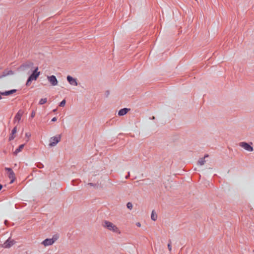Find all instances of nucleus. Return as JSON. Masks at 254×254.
Instances as JSON below:
<instances>
[{
  "mask_svg": "<svg viewBox=\"0 0 254 254\" xmlns=\"http://www.w3.org/2000/svg\"><path fill=\"white\" fill-rule=\"evenodd\" d=\"M2 185H1V187H0L1 190L2 189Z\"/></svg>",
  "mask_w": 254,
  "mask_h": 254,
  "instance_id": "c85d7f7f",
  "label": "nucleus"
},
{
  "mask_svg": "<svg viewBox=\"0 0 254 254\" xmlns=\"http://www.w3.org/2000/svg\"><path fill=\"white\" fill-rule=\"evenodd\" d=\"M11 74H12V71L8 70L7 71H6V72H3L2 75H1V76H5L6 75H11Z\"/></svg>",
  "mask_w": 254,
  "mask_h": 254,
  "instance_id": "f3484780",
  "label": "nucleus"
},
{
  "mask_svg": "<svg viewBox=\"0 0 254 254\" xmlns=\"http://www.w3.org/2000/svg\"><path fill=\"white\" fill-rule=\"evenodd\" d=\"M67 81L71 85L77 86L78 85V82L76 79L73 78L70 75H67Z\"/></svg>",
  "mask_w": 254,
  "mask_h": 254,
  "instance_id": "1a4fd4ad",
  "label": "nucleus"
},
{
  "mask_svg": "<svg viewBox=\"0 0 254 254\" xmlns=\"http://www.w3.org/2000/svg\"><path fill=\"white\" fill-rule=\"evenodd\" d=\"M66 101L65 99H64L63 101L61 102L59 106L61 107H64L65 105Z\"/></svg>",
  "mask_w": 254,
  "mask_h": 254,
  "instance_id": "6ab92c4d",
  "label": "nucleus"
},
{
  "mask_svg": "<svg viewBox=\"0 0 254 254\" xmlns=\"http://www.w3.org/2000/svg\"><path fill=\"white\" fill-rule=\"evenodd\" d=\"M25 135L28 137V138H29V137L30 136V134L29 132H27L26 133Z\"/></svg>",
  "mask_w": 254,
  "mask_h": 254,
  "instance_id": "393cba45",
  "label": "nucleus"
},
{
  "mask_svg": "<svg viewBox=\"0 0 254 254\" xmlns=\"http://www.w3.org/2000/svg\"><path fill=\"white\" fill-rule=\"evenodd\" d=\"M127 208H128L129 209H131L132 208V204L131 202H128L127 204Z\"/></svg>",
  "mask_w": 254,
  "mask_h": 254,
  "instance_id": "aec40b11",
  "label": "nucleus"
},
{
  "mask_svg": "<svg viewBox=\"0 0 254 254\" xmlns=\"http://www.w3.org/2000/svg\"><path fill=\"white\" fill-rule=\"evenodd\" d=\"M5 175L10 179V184H12L15 180V175L11 168H5Z\"/></svg>",
  "mask_w": 254,
  "mask_h": 254,
  "instance_id": "39448f33",
  "label": "nucleus"
},
{
  "mask_svg": "<svg viewBox=\"0 0 254 254\" xmlns=\"http://www.w3.org/2000/svg\"><path fill=\"white\" fill-rule=\"evenodd\" d=\"M56 109L53 111V112H56Z\"/></svg>",
  "mask_w": 254,
  "mask_h": 254,
  "instance_id": "c756f323",
  "label": "nucleus"
},
{
  "mask_svg": "<svg viewBox=\"0 0 254 254\" xmlns=\"http://www.w3.org/2000/svg\"><path fill=\"white\" fill-rule=\"evenodd\" d=\"M14 137H15L14 134H13V133H11V135H9V140H12L14 138Z\"/></svg>",
  "mask_w": 254,
  "mask_h": 254,
  "instance_id": "412c9836",
  "label": "nucleus"
},
{
  "mask_svg": "<svg viewBox=\"0 0 254 254\" xmlns=\"http://www.w3.org/2000/svg\"><path fill=\"white\" fill-rule=\"evenodd\" d=\"M57 121V118L56 117H54L52 120V122H56Z\"/></svg>",
  "mask_w": 254,
  "mask_h": 254,
  "instance_id": "a878e982",
  "label": "nucleus"
},
{
  "mask_svg": "<svg viewBox=\"0 0 254 254\" xmlns=\"http://www.w3.org/2000/svg\"><path fill=\"white\" fill-rule=\"evenodd\" d=\"M151 218V220L153 221H156L157 219V215L154 210L152 211Z\"/></svg>",
  "mask_w": 254,
  "mask_h": 254,
  "instance_id": "dca6fc26",
  "label": "nucleus"
},
{
  "mask_svg": "<svg viewBox=\"0 0 254 254\" xmlns=\"http://www.w3.org/2000/svg\"><path fill=\"white\" fill-rule=\"evenodd\" d=\"M35 116V113L33 112L31 114V118H34Z\"/></svg>",
  "mask_w": 254,
  "mask_h": 254,
  "instance_id": "bb28decb",
  "label": "nucleus"
},
{
  "mask_svg": "<svg viewBox=\"0 0 254 254\" xmlns=\"http://www.w3.org/2000/svg\"><path fill=\"white\" fill-rule=\"evenodd\" d=\"M88 185H91V186H92V185H92V184H91V183L88 184Z\"/></svg>",
  "mask_w": 254,
  "mask_h": 254,
  "instance_id": "cd10ccee",
  "label": "nucleus"
},
{
  "mask_svg": "<svg viewBox=\"0 0 254 254\" xmlns=\"http://www.w3.org/2000/svg\"><path fill=\"white\" fill-rule=\"evenodd\" d=\"M16 91V89H12L9 91H5V92H1V95L3 96H8L11 95L13 93H15Z\"/></svg>",
  "mask_w": 254,
  "mask_h": 254,
  "instance_id": "f8f14e48",
  "label": "nucleus"
},
{
  "mask_svg": "<svg viewBox=\"0 0 254 254\" xmlns=\"http://www.w3.org/2000/svg\"><path fill=\"white\" fill-rule=\"evenodd\" d=\"M102 225L104 228L112 233H114L118 235H120L121 233L119 228L117 227L116 224H114L110 221H104Z\"/></svg>",
  "mask_w": 254,
  "mask_h": 254,
  "instance_id": "f257e3e1",
  "label": "nucleus"
},
{
  "mask_svg": "<svg viewBox=\"0 0 254 254\" xmlns=\"http://www.w3.org/2000/svg\"><path fill=\"white\" fill-rule=\"evenodd\" d=\"M38 67H35L34 70L32 72V73L31 75L28 77V80H27L26 85H29L30 82H31L33 80H36L37 79L38 76L40 75V72L38 71Z\"/></svg>",
  "mask_w": 254,
  "mask_h": 254,
  "instance_id": "20e7f679",
  "label": "nucleus"
},
{
  "mask_svg": "<svg viewBox=\"0 0 254 254\" xmlns=\"http://www.w3.org/2000/svg\"><path fill=\"white\" fill-rule=\"evenodd\" d=\"M168 249L170 251L172 250V246H171V242L170 241L169 244H168Z\"/></svg>",
  "mask_w": 254,
  "mask_h": 254,
  "instance_id": "4be33fe9",
  "label": "nucleus"
},
{
  "mask_svg": "<svg viewBox=\"0 0 254 254\" xmlns=\"http://www.w3.org/2000/svg\"><path fill=\"white\" fill-rule=\"evenodd\" d=\"M22 116V112L21 111L18 112V113H16L15 116V117L14 119V122L19 123L21 119Z\"/></svg>",
  "mask_w": 254,
  "mask_h": 254,
  "instance_id": "9b49d317",
  "label": "nucleus"
},
{
  "mask_svg": "<svg viewBox=\"0 0 254 254\" xmlns=\"http://www.w3.org/2000/svg\"><path fill=\"white\" fill-rule=\"evenodd\" d=\"M136 225L138 227H141V224H140V222H138L136 223Z\"/></svg>",
  "mask_w": 254,
  "mask_h": 254,
  "instance_id": "b1692460",
  "label": "nucleus"
},
{
  "mask_svg": "<svg viewBox=\"0 0 254 254\" xmlns=\"http://www.w3.org/2000/svg\"><path fill=\"white\" fill-rule=\"evenodd\" d=\"M24 144H21L20 145L18 148L15 150L14 152V154L16 155L18 153L20 152L23 149V147H24Z\"/></svg>",
  "mask_w": 254,
  "mask_h": 254,
  "instance_id": "4468645a",
  "label": "nucleus"
},
{
  "mask_svg": "<svg viewBox=\"0 0 254 254\" xmlns=\"http://www.w3.org/2000/svg\"><path fill=\"white\" fill-rule=\"evenodd\" d=\"M16 132V128L15 127L12 130V133L13 134H15V133Z\"/></svg>",
  "mask_w": 254,
  "mask_h": 254,
  "instance_id": "5701e85b",
  "label": "nucleus"
},
{
  "mask_svg": "<svg viewBox=\"0 0 254 254\" xmlns=\"http://www.w3.org/2000/svg\"><path fill=\"white\" fill-rule=\"evenodd\" d=\"M46 102H47L46 98L42 99L40 100V101H39V104L43 105V104H45Z\"/></svg>",
  "mask_w": 254,
  "mask_h": 254,
  "instance_id": "a211bd4d",
  "label": "nucleus"
},
{
  "mask_svg": "<svg viewBox=\"0 0 254 254\" xmlns=\"http://www.w3.org/2000/svg\"><path fill=\"white\" fill-rule=\"evenodd\" d=\"M59 238V237L58 235H54L53 236L52 238H47L45 240L42 241L41 243V245H43L45 247L51 246L58 240Z\"/></svg>",
  "mask_w": 254,
  "mask_h": 254,
  "instance_id": "7ed1b4c3",
  "label": "nucleus"
},
{
  "mask_svg": "<svg viewBox=\"0 0 254 254\" xmlns=\"http://www.w3.org/2000/svg\"><path fill=\"white\" fill-rule=\"evenodd\" d=\"M61 135H57L55 136L52 137L51 138H50V144H49V146L50 147L55 146L61 141Z\"/></svg>",
  "mask_w": 254,
  "mask_h": 254,
  "instance_id": "423d86ee",
  "label": "nucleus"
},
{
  "mask_svg": "<svg viewBox=\"0 0 254 254\" xmlns=\"http://www.w3.org/2000/svg\"><path fill=\"white\" fill-rule=\"evenodd\" d=\"M35 68L33 67V63L29 62L22 64L19 67V70L21 71L24 72L27 74H30L32 72Z\"/></svg>",
  "mask_w": 254,
  "mask_h": 254,
  "instance_id": "f03ea898",
  "label": "nucleus"
},
{
  "mask_svg": "<svg viewBox=\"0 0 254 254\" xmlns=\"http://www.w3.org/2000/svg\"><path fill=\"white\" fill-rule=\"evenodd\" d=\"M14 240L11 239H7V241L2 245V247L4 248H9L14 244Z\"/></svg>",
  "mask_w": 254,
  "mask_h": 254,
  "instance_id": "9d476101",
  "label": "nucleus"
},
{
  "mask_svg": "<svg viewBox=\"0 0 254 254\" xmlns=\"http://www.w3.org/2000/svg\"><path fill=\"white\" fill-rule=\"evenodd\" d=\"M47 79L48 80L50 81L52 86H55L58 85V80H57L55 75H52L51 76H48Z\"/></svg>",
  "mask_w": 254,
  "mask_h": 254,
  "instance_id": "6e6552de",
  "label": "nucleus"
},
{
  "mask_svg": "<svg viewBox=\"0 0 254 254\" xmlns=\"http://www.w3.org/2000/svg\"><path fill=\"white\" fill-rule=\"evenodd\" d=\"M239 146L243 147L245 150L249 152H252L254 150V148L246 142H240Z\"/></svg>",
  "mask_w": 254,
  "mask_h": 254,
  "instance_id": "0eeeda50",
  "label": "nucleus"
},
{
  "mask_svg": "<svg viewBox=\"0 0 254 254\" xmlns=\"http://www.w3.org/2000/svg\"><path fill=\"white\" fill-rule=\"evenodd\" d=\"M128 109L127 108H124L123 109L120 110L118 112L119 116H122L126 115L128 112Z\"/></svg>",
  "mask_w": 254,
  "mask_h": 254,
  "instance_id": "ddd939ff",
  "label": "nucleus"
},
{
  "mask_svg": "<svg viewBox=\"0 0 254 254\" xmlns=\"http://www.w3.org/2000/svg\"><path fill=\"white\" fill-rule=\"evenodd\" d=\"M208 157V155H206L204 156V157L203 158H201V159H199L198 161V164L200 166L203 165L205 162V158L206 157Z\"/></svg>",
  "mask_w": 254,
  "mask_h": 254,
  "instance_id": "2eb2a0df",
  "label": "nucleus"
}]
</instances>
